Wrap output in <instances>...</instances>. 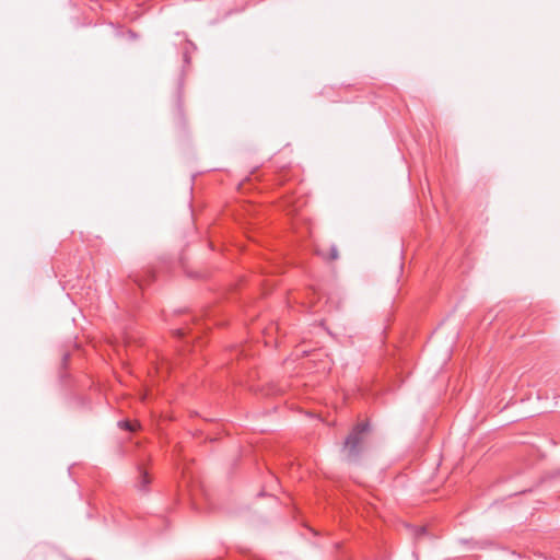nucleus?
Wrapping results in <instances>:
<instances>
[{
	"mask_svg": "<svg viewBox=\"0 0 560 560\" xmlns=\"http://www.w3.org/2000/svg\"><path fill=\"white\" fill-rule=\"evenodd\" d=\"M135 282H136L140 288H142V287L144 285L143 281H142V280H140V279H138V278H136V279H135Z\"/></svg>",
	"mask_w": 560,
	"mask_h": 560,
	"instance_id": "obj_8",
	"label": "nucleus"
},
{
	"mask_svg": "<svg viewBox=\"0 0 560 560\" xmlns=\"http://www.w3.org/2000/svg\"><path fill=\"white\" fill-rule=\"evenodd\" d=\"M175 335L179 338L184 337L186 335V331L184 329H177L175 331Z\"/></svg>",
	"mask_w": 560,
	"mask_h": 560,
	"instance_id": "obj_7",
	"label": "nucleus"
},
{
	"mask_svg": "<svg viewBox=\"0 0 560 560\" xmlns=\"http://www.w3.org/2000/svg\"><path fill=\"white\" fill-rule=\"evenodd\" d=\"M177 115H178V119L182 121L184 119V117H183V109H182L180 103L178 104Z\"/></svg>",
	"mask_w": 560,
	"mask_h": 560,
	"instance_id": "obj_6",
	"label": "nucleus"
},
{
	"mask_svg": "<svg viewBox=\"0 0 560 560\" xmlns=\"http://www.w3.org/2000/svg\"><path fill=\"white\" fill-rule=\"evenodd\" d=\"M425 533H427V528H425V527H420V528H418V529H417V532H416V537H417V539H420V537H421L422 535H425Z\"/></svg>",
	"mask_w": 560,
	"mask_h": 560,
	"instance_id": "obj_5",
	"label": "nucleus"
},
{
	"mask_svg": "<svg viewBox=\"0 0 560 560\" xmlns=\"http://www.w3.org/2000/svg\"><path fill=\"white\" fill-rule=\"evenodd\" d=\"M370 431L369 422L358 423L347 436L343 451L346 452V459L348 462H357L362 453V445L365 435Z\"/></svg>",
	"mask_w": 560,
	"mask_h": 560,
	"instance_id": "obj_1",
	"label": "nucleus"
},
{
	"mask_svg": "<svg viewBox=\"0 0 560 560\" xmlns=\"http://www.w3.org/2000/svg\"><path fill=\"white\" fill-rule=\"evenodd\" d=\"M339 257V254H338V249L336 246H331L330 249H329V259L331 260H336L338 259Z\"/></svg>",
	"mask_w": 560,
	"mask_h": 560,
	"instance_id": "obj_4",
	"label": "nucleus"
},
{
	"mask_svg": "<svg viewBox=\"0 0 560 560\" xmlns=\"http://www.w3.org/2000/svg\"><path fill=\"white\" fill-rule=\"evenodd\" d=\"M138 471H139V480L137 482V487L140 491L147 492L148 486L151 482L149 472L142 465L138 466Z\"/></svg>",
	"mask_w": 560,
	"mask_h": 560,
	"instance_id": "obj_2",
	"label": "nucleus"
},
{
	"mask_svg": "<svg viewBox=\"0 0 560 560\" xmlns=\"http://www.w3.org/2000/svg\"><path fill=\"white\" fill-rule=\"evenodd\" d=\"M119 425L121 428H124L125 430H128L131 432L136 430V425L133 423H131L130 421H121V422H119Z\"/></svg>",
	"mask_w": 560,
	"mask_h": 560,
	"instance_id": "obj_3",
	"label": "nucleus"
}]
</instances>
